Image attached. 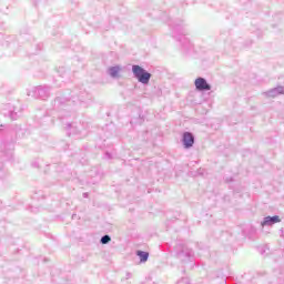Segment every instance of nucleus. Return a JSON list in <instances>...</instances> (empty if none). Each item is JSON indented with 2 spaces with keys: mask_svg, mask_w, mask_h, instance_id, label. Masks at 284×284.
<instances>
[{
  "mask_svg": "<svg viewBox=\"0 0 284 284\" xmlns=\"http://www.w3.org/2000/svg\"><path fill=\"white\" fill-rule=\"evenodd\" d=\"M182 143L185 150H190L194 145V134L192 132H184L182 135Z\"/></svg>",
  "mask_w": 284,
  "mask_h": 284,
  "instance_id": "obj_7",
  "label": "nucleus"
},
{
  "mask_svg": "<svg viewBox=\"0 0 284 284\" xmlns=\"http://www.w3.org/2000/svg\"><path fill=\"white\" fill-rule=\"evenodd\" d=\"M68 128H69V129L72 128V124H68Z\"/></svg>",
  "mask_w": 284,
  "mask_h": 284,
  "instance_id": "obj_15",
  "label": "nucleus"
},
{
  "mask_svg": "<svg viewBox=\"0 0 284 284\" xmlns=\"http://www.w3.org/2000/svg\"><path fill=\"white\" fill-rule=\"evenodd\" d=\"M173 31L185 36V28H183V24H175Z\"/></svg>",
  "mask_w": 284,
  "mask_h": 284,
  "instance_id": "obj_11",
  "label": "nucleus"
},
{
  "mask_svg": "<svg viewBox=\"0 0 284 284\" xmlns=\"http://www.w3.org/2000/svg\"><path fill=\"white\" fill-rule=\"evenodd\" d=\"M2 114L4 116H10L12 121H17L19 119V112H17V108L10 103L3 106Z\"/></svg>",
  "mask_w": 284,
  "mask_h": 284,
  "instance_id": "obj_4",
  "label": "nucleus"
},
{
  "mask_svg": "<svg viewBox=\"0 0 284 284\" xmlns=\"http://www.w3.org/2000/svg\"><path fill=\"white\" fill-rule=\"evenodd\" d=\"M266 97H270L272 99H275V97H278L280 94H284V88L277 87L273 88L264 93Z\"/></svg>",
  "mask_w": 284,
  "mask_h": 284,
  "instance_id": "obj_8",
  "label": "nucleus"
},
{
  "mask_svg": "<svg viewBox=\"0 0 284 284\" xmlns=\"http://www.w3.org/2000/svg\"><path fill=\"white\" fill-rule=\"evenodd\" d=\"M186 256H192V251H187Z\"/></svg>",
  "mask_w": 284,
  "mask_h": 284,
  "instance_id": "obj_14",
  "label": "nucleus"
},
{
  "mask_svg": "<svg viewBox=\"0 0 284 284\" xmlns=\"http://www.w3.org/2000/svg\"><path fill=\"white\" fill-rule=\"evenodd\" d=\"M178 284H190V280L187 278H182L178 282Z\"/></svg>",
  "mask_w": 284,
  "mask_h": 284,
  "instance_id": "obj_13",
  "label": "nucleus"
},
{
  "mask_svg": "<svg viewBox=\"0 0 284 284\" xmlns=\"http://www.w3.org/2000/svg\"><path fill=\"white\" fill-rule=\"evenodd\" d=\"M132 72L134 78L138 79L139 83H142L143 85H148V83H150V79H152V73L148 72L139 64L132 65Z\"/></svg>",
  "mask_w": 284,
  "mask_h": 284,
  "instance_id": "obj_1",
  "label": "nucleus"
},
{
  "mask_svg": "<svg viewBox=\"0 0 284 284\" xmlns=\"http://www.w3.org/2000/svg\"><path fill=\"white\" fill-rule=\"evenodd\" d=\"M195 88L199 90V92H209V90H212V85L207 83V80L205 78H197L195 80Z\"/></svg>",
  "mask_w": 284,
  "mask_h": 284,
  "instance_id": "obj_5",
  "label": "nucleus"
},
{
  "mask_svg": "<svg viewBox=\"0 0 284 284\" xmlns=\"http://www.w3.org/2000/svg\"><path fill=\"white\" fill-rule=\"evenodd\" d=\"M84 196H88V193H84Z\"/></svg>",
  "mask_w": 284,
  "mask_h": 284,
  "instance_id": "obj_16",
  "label": "nucleus"
},
{
  "mask_svg": "<svg viewBox=\"0 0 284 284\" xmlns=\"http://www.w3.org/2000/svg\"><path fill=\"white\" fill-rule=\"evenodd\" d=\"M27 94L28 97H32L33 99H42V101H45V99L50 97V87H33L27 92Z\"/></svg>",
  "mask_w": 284,
  "mask_h": 284,
  "instance_id": "obj_2",
  "label": "nucleus"
},
{
  "mask_svg": "<svg viewBox=\"0 0 284 284\" xmlns=\"http://www.w3.org/2000/svg\"><path fill=\"white\" fill-rule=\"evenodd\" d=\"M0 152L6 161H10L12 159V152H14V144L2 142L0 144Z\"/></svg>",
  "mask_w": 284,
  "mask_h": 284,
  "instance_id": "obj_3",
  "label": "nucleus"
},
{
  "mask_svg": "<svg viewBox=\"0 0 284 284\" xmlns=\"http://www.w3.org/2000/svg\"><path fill=\"white\" fill-rule=\"evenodd\" d=\"M119 72H121V67H119V65L111 67V68L108 69V74L112 79H119Z\"/></svg>",
  "mask_w": 284,
  "mask_h": 284,
  "instance_id": "obj_9",
  "label": "nucleus"
},
{
  "mask_svg": "<svg viewBox=\"0 0 284 284\" xmlns=\"http://www.w3.org/2000/svg\"><path fill=\"white\" fill-rule=\"evenodd\" d=\"M112 241V237H110V235H103L100 240V243L102 245H108V243H110Z\"/></svg>",
  "mask_w": 284,
  "mask_h": 284,
  "instance_id": "obj_12",
  "label": "nucleus"
},
{
  "mask_svg": "<svg viewBox=\"0 0 284 284\" xmlns=\"http://www.w3.org/2000/svg\"><path fill=\"white\" fill-rule=\"evenodd\" d=\"M136 256H139L141 263L148 262V258H150V253L145 251H138Z\"/></svg>",
  "mask_w": 284,
  "mask_h": 284,
  "instance_id": "obj_10",
  "label": "nucleus"
},
{
  "mask_svg": "<svg viewBox=\"0 0 284 284\" xmlns=\"http://www.w3.org/2000/svg\"><path fill=\"white\" fill-rule=\"evenodd\" d=\"M0 132H1V129H0Z\"/></svg>",
  "mask_w": 284,
  "mask_h": 284,
  "instance_id": "obj_17",
  "label": "nucleus"
},
{
  "mask_svg": "<svg viewBox=\"0 0 284 284\" xmlns=\"http://www.w3.org/2000/svg\"><path fill=\"white\" fill-rule=\"evenodd\" d=\"M276 223H281V217L278 215L266 216L261 222V227H272V225H276Z\"/></svg>",
  "mask_w": 284,
  "mask_h": 284,
  "instance_id": "obj_6",
  "label": "nucleus"
}]
</instances>
